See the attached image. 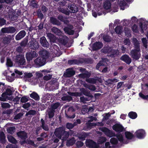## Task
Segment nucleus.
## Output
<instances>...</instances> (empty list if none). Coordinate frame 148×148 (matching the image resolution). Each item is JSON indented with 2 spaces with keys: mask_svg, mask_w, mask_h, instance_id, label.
Instances as JSON below:
<instances>
[{
  "mask_svg": "<svg viewBox=\"0 0 148 148\" xmlns=\"http://www.w3.org/2000/svg\"><path fill=\"white\" fill-rule=\"evenodd\" d=\"M40 52V56L34 61V65L36 67H40L44 65L46 63L47 59L49 57V53L47 51L43 50Z\"/></svg>",
  "mask_w": 148,
  "mask_h": 148,
  "instance_id": "f257e3e1",
  "label": "nucleus"
},
{
  "mask_svg": "<svg viewBox=\"0 0 148 148\" xmlns=\"http://www.w3.org/2000/svg\"><path fill=\"white\" fill-rule=\"evenodd\" d=\"M54 134L56 137L58 138L61 139L64 141L66 140L69 136L68 132L65 131V129L63 127H60L55 130Z\"/></svg>",
  "mask_w": 148,
  "mask_h": 148,
  "instance_id": "f03ea898",
  "label": "nucleus"
},
{
  "mask_svg": "<svg viewBox=\"0 0 148 148\" xmlns=\"http://www.w3.org/2000/svg\"><path fill=\"white\" fill-rule=\"evenodd\" d=\"M92 63V59L90 58H79V60L73 59L68 61V63L70 65L79 64H91Z\"/></svg>",
  "mask_w": 148,
  "mask_h": 148,
  "instance_id": "7ed1b4c3",
  "label": "nucleus"
},
{
  "mask_svg": "<svg viewBox=\"0 0 148 148\" xmlns=\"http://www.w3.org/2000/svg\"><path fill=\"white\" fill-rule=\"evenodd\" d=\"M99 130L103 132L106 135L110 137L115 136V134L114 133L106 127H100L99 128Z\"/></svg>",
  "mask_w": 148,
  "mask_h": 148,
  "instance_id": "20e7f679",
  "label": "nucleus"
},
{
  "mask_svg": "<svg viewBox=\"0 0 148 148\" xmlns=\"http://www.w3.org/2000/svg\"><path fill=\"white\" fill-rule=\"evenodd\" d=\"M140 51L136 50V49H132L131 50L130 55L134 60H138L140 57Z\"/></svg>",
  "mask_w": 148,
  "mask_h": 148,
  "instance_id": "39448f33",
  "label": "nucleus"
},
{
  "mask_svg": "<svg viewBox=\"0 0 148 148\" xmlns=\"http://www.w3.org/2000/svg\"><path fill=\"white\" fill-rule=\"evenodd\" d=\"M75 110L73 107H70L67 109V111H65V115L68 118L73 119L75 115L74 114Z\"/></svg>",
  "mask_w": 148,
  "mask_h": 148,
  "instance_id": "423d86ee",
  "label": "nucleus"
},
{
  "mask_svg": "<svg viewBox=\"0 0 148 148\" xmlns=\"http://www.w3.org/2000/svg\"><path fill=\"white\" fill-rule=\"evenodd\" d=\"M85 143L86 147L89 148H99V146L96 142L91 139H86Z\"/></svg>",
  "mask_w": 148,
  "mask_h": 148,
  "instance_id": "0eeeda50",
  "label": "nucleus"
},
{
  "mask_svg": "<svg viewBox=\"0 0 148 148\" xmlns=\"http://www.w3.org/2000/svg\"><path fill=\"white\" fill-rule=\"evenodd\" d=\"M16 62L19 66L25 64V60L23 56L22 55H17L16 58Z\"/></svg>",
  "mask_w": 148,
  "mask_h": 148,
  "instance_id": "6e6552de",
  "label": "nucleus"
},
{
  "mask_svg": "<svg viewBox=\"0 0 148 148\" xmlns=\"http://www.w3.org/2000/svg\"><path fill=\"white\" fill-rule=\"evenodd\" d=\"M135 134L136 137L138 138L142 139L144 138L146 136V132L145 130L141 129L136 131Z\"/></svg>",
  "mask_w": 148,
  "mask_h": 148,
  "instance_id": "1a4fd4ad",
  "label": "nucleus"
},
{
  "mask_svg": "<svg viewBox=\"0 0 148 148\" xmlns=\"http://www.w3.org/2000/svg\"><path fill=\"white\" fill-rule=\"evenodd\" d=\"M29 47L31 49H36L39 47V45L38 42L35 40L32 39L28 43Z\"/></svg>",
  "mask_w": 148,
  "mask_h": 148,
  "instance_id": "9d476101",
  "label": "nucleus"
},
{
  "mask_svg": "<svg viewBox=\"0 0 148 148\" xmlns=\"http://www.w3.org/2000/svg\"><path fill=\"white\" fill-rule=\"evenodd\" d=\"M105 52H102L103 53H110V56L111 57H114L118 55L119 51L118 50H114L109 48L108 49H106Z\"/></svg>",
  "mask_w": 148,
  "mask_h": 148,
  "instance_id": "9b49d317",
  "label": "nucleus"
},
{
  "mask_svg": "<svg viewBox=\"0 0 148 148\" xmlns=\"http://www.w3.org/2000/svg\"><path fill=\"white\" fill-rule=\"evenodd\" d=\"M74 28L73 25H69L67 27H65L64 28V30L67 34L69 35H73L74 33V31L72 29Z\"/></svg>",
  "mask_w": 148,
  "mask_h": 148,
  "instance_id": "f8f14e48",
  "label": "nucleus"
},
{
  "mask_svg": "<svg viewBox=\"0 0 148 148\" xmlns=\"http://www.w3.org/2000/svg\"><path fill=\"white\" fill-rule=\"evenodd\" d=\"M103 46L102 42L99 41L96 42L92 45V48L93 51H96L101 49Z\"/></svg>",
  "mask_w": 148,
  "mask_h": 148,
  "instance_id": "ddd939ff",
  "label": "nucleus"
},
{
  "mask_svg": "<svg viewBox=\"0 0 148 148\" xmlns=\"http://www.w3.org/2000/svg\"><path fill=\"white\" fill-rule=\"evenodd\" d=\"M37 55L38 54L35 51H33L27 53L26 55V57L27 61H30L33 58L36 57Z\"/></svg>",
  "mask_w": 148,
  "mask_h": 148,
  "instance_id": "4468645a",
  "label": "nucleus"
},
{
  "mask_svg": "<svg viewBox=\"0 0 148 148\" xmlns=\"http://www.w3.org/2000/svg\"><path fill=\"white\" fill-rule=\"evenodd\" d=\"M16 31L15 28L12 27L3 28L1 29V31L4 33H13Z\"/></svg>",
  "mask_w": 148,
  "mask_h": 148,
  "instance_id": "2eb2a0df",
  "label": "nucleus"
},
{
  "mask_svg": "<svg viewBox=\"0 0 148 148\" xmlns=\"http://www.w3.org/2000/svg\"><path fill=\"white\" fill-rule=\"evenodd\" d=\"M120 59L128 64H130L132 62L131 58L127 54L123 55L120 58Z\"/></svg>",
  "mask_w": 148,
  "mask_h": 148,
  "instance_id": "dca6fc26",
  "label": "nucleus"
},
{
  "mask_svg": "<svg viewBox=\"0 0 148 148\" xmlns=\"http://www.w3.org/2000/svg\"><path fill=\"white\" fill-rule=\"evenodd\" d=\"M113 129L116 132L120 133L124 130V127L121 125L116 124L112 127Z\"/></svg>",
  "mask_w": 148,
  "mask_h": 148,
  "instance_id": "f3484780",
  "label": "nucleus"
},
{
  "mask_svg": "<svg viewBox=\"0 0 148 148\" xmlns=\"http://www.w3.org/2000/svg\"><path fill=\"white\" fill-rule=\"evenodd\" d=\"M17 136L21 140H26L27 138V134L24 131H20L16 133Z\"/></svg>",
  "mask_w": 148,
  "mask_h": 148,
  "instance_id": "a211bd4d",
  "label": "nucleus"
},
{
  "mask_svg": "<svg viewBox=\"0 0 148 148\" xmlns=\"http://www.w3.org/2000/svg\"><path fill=\"white\" fill-rule=\"evenodd\" d=\"M75 74V71L72 68L67 69L66 72L64 74L66 77H71L74 75Z\"/></svg>",
  "mask_w": 148,
  "mask_h": 148,
  "instance_id": "6ab92c4d",
  "label": "nucleus"
},
{
  "mask_svg": "<svg viewBox=\"0 0 148 148\" xmlns=\"http://www.w3.org/2000/svg\"><path fill=\"white\" fill-rule=\"evenodd\" d=\"M26 33L24 30L20 31L16 36L15 39L16 40H19L24 38L26 35Z\"/></svg>",
  "mask_w": 148,
  "mask_h": 148,
  "instance_id": "aec40b11",
  "label": "nucleus"
},
{
  "mask_svg": "<svg viewBox=\"0 0 148 148\" xmlns=\"http://www.w3.org/2000/svg\"><path fill=\"white\" fill-rule=\"evenodd\" d=\"M40 42L41 45L44 47H49V44L44 36H42L40 38Z\"/></svg>",
  "mask_w": 148,
  "mask_h": 148,
  "instance_id": "412c9836",
  "label": "nucleus"
},
{
  "mask_svg": "<svg viewBox=\"0 0 148 148\" xmlns=\"http://www.w3.org/2000/svg\"><path fill=\"white\" fill-rule=\"evenodd\" d=\"M68 7L69 8L71 11L70 12L75 13L77 12L78 10V8L76 5L75 4H73L71 5H69Z\"/></svg>",
  "mask_w": 148,
  "mask_h": 148,
  "instance_id": "4be33fe9",
  "label": "nucleus"
},
{
  "mask_svg": "<svg viewBox=\"0 0 148 148\" xmlns=\"http://www.w3.org/2000/svg\"><path fill=\"white\" fill-rule=\"evenodd\" d=\"M40 121L41 125L40 126L41 128H42L45 131H48L49 130V126L46 124H45V122L44 119H41L40 120Z\"/></svg>",
  "mask_w": 148,
  "mask_h": 148,
  "instance_id": "5701e85b",
  "label": "nucleus"
},
{
  "mask_svg": "<svg viewBox=\"0 0 148 148\" xmlns=\"http://www.w3.org/2000/svg\"><path fill=\"white\" fill-rule=\"evenodd\" d=\"M55 112L56 111H53L48 108L47 110V112L49 119H52L54 116Z\"/></svg>",
  "mask_w": 148,
  "mask_h": 148,
  "instance_id": "b1692460",
  "label": "nucleus"
},
{
  "mask_svg": "<svg viewBox=\"0 0 148 148\" xmlns=\"http://www.w3.org/2000/svg\"><path fill=\"white\" fill-rule=\"evenodd\" d=\"M50 20V22L53 25H61L60 22L54 17H51Z\"/></svg>",
  "mask_w": 148,
  "mask_h": 148,
  "instance_id": "393cba45",
  "label": "nucleus"
},
{
  "mask_svg": "<svg viewBox=\"0 0 148 148\" xmlns=\"http://www.w3.org/2000/svg\"><path fill=\"white\" fill-rule=\"evenodd\" d=\"M60 105V103L59 102H57L53 103L50 105V107L49 108L53 111H56V110L59 107Z\"/></svg>",
  "mask_w": 148,
  "mask_h": 148,
  "instance_id": "a878e982",
  "label": "nucleus"
},
{
  "mask_svg": "<svg viewBox=\"0 0 148 148\" xmlns=\"http://www.w3.org/2000/svg\"><path fill=\"white\" fill-rule=\"evenodd\" d=\"M103 6L104 9L108 10L110 8L111 4L109 0H106L103 2Z\"/></svg>",
  "mask_w": 148,
  "mask_h": 148,
  "instance_id": "bb28decb",
  "label": "nucleus"
},
{
  "mask_svg": "<svg viewBox=\"0 0 148 148\" xmlns=\"http://www.w3.org/2000/svg\"><path fill=\"white\" fill-rule=\"evenodd\" d=\"M116 136L118 140L122 143L127 144L128 143L127 141H124L123 138V135L120 133L116 134Z\"/></svg>",
  "mask_w": 148,
  "mask_h": 148,
  "instance_id": "cd10ccee",
  "label": "nucleus"
},
{
  "mask_svg": "<svg viewBox=\"0 0 148 148\" xmlns=\"http://www.w3.org/2000/svg\"><path fill=\"white\" fill-rule=\"evenodd\" d=\"M47 37L49 38L51 42H54L56 40V38L55 36L53 34L51 33H49L47 34Z\"/></svg>",
  "mask_w": 148,
  "mask_h": 148,
  "instance_id": "c85d7f7f",
  "label": "nucleus"
},
{
  "mask_svg": "<svg viewBox=\"0 0 148 148\" xmlns=\"http://www.w3.org/2000/svg\"><path fill=\"white\" fill-rule=\"evenodd\" d=\"M125 137L128 140H131L134 138V135L133 134L128 131L125 132Z\"/></svg>",
  "mask_w": 148,
  "mask_h": 148,
  "instance_id": "c756f323",
  "label": "nucleus"
},
{
  "mask_svg": "<svg viewBox=\"0 0 148 148\" xmlns=\"http://www.w3.org/2000/svg\"><path fill=\"white\" fill-rule=\"evenodd\" d=\"M88 134L82 132L78 135V137L79 140H81L83 141L85 140Z\"/></svg>",
  "mask_w": 148,
  "mask_h": 148,
  "instance_id": "7c9ffc66",
  "label": "nucleus"
},
{
  "mask_svg": "<svg viewBox=\"0 0 148 148\" xmlns=\"http://www.w3.org/2000/svg\"><path fill=\"white\" fill-rule=\"evenodd\" d=\"M30 97L38 101L40 99V97L38 94L35 92H33L30 95Z\"/></svg>",
  "mask_w": 148,
  "mask_h": 148,
  "instance_id": "2f4dec72",
  "label": "nucleus"
},
{
  "mask_svg": "<svg viewBox=\"0 0 148 148\" xmlns=\"http://www.w3.org/2000/svg\"><path fill=\"white\" fill-rule=\"evenodd\" d=\"M52 32L58 36H60L61 34V31L58 28L53 27L51 29Z\"/></svg>",
  "mask_w": 148,
  "mask_h": 148,
  "instance_id": "473e14b6",
  "label": "nucleus"
},
{
  "mask_svg": "<svg viewBox=\"0 0 148 148\" xmlns=\"http://www.w3.org/2000/svg\"><path fill=\"white\" fill-rule=\"evenodd\" d=\"M10 88H7L5 92V93L7 95L10 96L12 95L13 92V88L11 87L10 86H9Z\"/></svg>",
  "mask_w": 148,
  "mask_h": 148,
  "instance_id": "72a5a7b5",
  "label": "nucleus"
},
{
  "mask_svg": "<svg viewBox=\"0 0 148 148\" xmlns=\"http://www.w3.org/2000/svg\"><path fill=\"white\" fill-rule=\"evenodd\" d=\"M128 116L131 119H135L137 118V115L136 112L131 111L129 113Z\"/></svg>",
  "mask_w": 148,
  "mask_h": 148,
  "instance_id": "f704fd0d",
  "label": "nucleus"
},
{
  "mask_svg": "<svg viewBox=\"0 0 148 148\" xmlns=\"http://www.w3.org/2000/svg\"><path fill=\"white\" fill-rule=\"evenodd\" d=\"M103 40L106 42H109L112 40V38L108 35H104L102 37Z\"/></svg>",
  "mask_w": 148,
  "mask_h": 148,
  "instance_id": "c9c22d12",
  "label": "nucleus"
},
{
  "mask_svg": "<svg viewBox=\"0 0 148 148\" xmlns=\"http://www.w3.org/2000/svg\"><path fill=\"white\" fill-rule=\"evenodd\" d=\"M58 10L60 12L64 13L67 15H69L70 14V11L66 10L63 8H59Z\"/></svg>",
  "mask_w": 148,
  "mask_h": 148,
  "instance_id": "e433bc0d",
  "label": "nucleus"
},
{
  "mask_svg": "<svg viewBox=\"0 0 148 148\" xmlns=\"http://www.w3.org/2000/svg\"><path fill=\"white\" fill-rule=\"evenodd\" d=\"M8 141L13 144H16L18 143L15 138L11 136L8 137Z\"/></svg>",
  "mask_w": 148,
  "mask_h": 148,
  "instance_id": "4c0bfd02",
  "label": "nucleus"
},
{
  "mask_svg": "<svg viewBox=\"0 0 148 148\" xmlns=\"http://www.w3.org/2000/svg\"><path fill=\"white\" fill-rule=\"evenodd\" d=\"M122 29L121 27L120 26H117L116 27L114 31L116 34H121L123 32Z\"/></svg>",
  "mask_w": 148,
  "mask_h": 148,
  "instance_id": "58836bf2",
  "label": "nucleus"
},
{
  "mask_svg": "<svg viewBox=\"0 0 148 148\" xmlns=\"http://www.w3.org/2000/svg\"><path fill=\"white\" fill-rule=\"evenodd\" d=\"M83 93L84 95L88 97L89 98V99H88L89 101L91 100L93 97V96L91 94L90 91L85 90L83 92Z\"/></svg>",
  "mask_w": 148,
  "mask_h": 148,
  "instance_id": "ea45409f",
  "label": "nucleus"
},
{
  "mask_svg": "<svg viewBox=\"0 0 148 148\" xmlns=\"http://www.w3.org/2000/svg\"><path fill=\"white\" fill-rule=\"evenodd\" d=\"M28 37H26L20 43V45L21 47H25L28 42Z\"/></svg>",
  "mask_w": 148,
  "mask_h": 148,
  "instance_id": "a19ab883",
  "label": "nucleus"
},
{
  "mask_svg": "<svg viewBox=\"0 0 148 148\" xmlns=\"http://www.w3.org/2000/svg\"><path fill=\"white\" fill-rule=\"evenodd\" d=\"M0 141L1 143H4L5 142V136L3 132H0Z\"/></svg>",
  "mask_w": 148,
  "mask_h": 148,
  "instance_id": "79ce46f5",
  "label": "nucleus"
},
{
  "mask_svg": "<svg viewBox=\"0 0 148 148\" xmlns=\"http://www.w3.org/2000/svg\"><path fill=\"white\" fill-rule=\"evenodd\" d=\"M134 49H136V50L140 51V43L137 40L136 42H134Z\"/></svg>",
  "mask_w": 148,
  "mask_h": 148,
  "instance_id": "37998d69",
  "label": "nucleus"
},
{
  "mask_svg": "<svg viewBox=\"0 0 148 148\" xmlns=\"http://www.w3.org/2000/svg\"><path fill=\"white\" fill-rule=\"evenodd\" d=\"M75 143V140H74V138H73L67 141L66 145H67L72 146Z\"/></svg>",
  "mask_w": 148,
  "mask_h": 148,
  "instance_id": "c03bdc74",
  "label": "nucleus"
},
{
  "mask_svg": "<svg viewBox=\"0 0 148 148\" xmlns=\"http://www.w3.org/2000/svg\"><path fill=\"white\" fill-rule=\"evenodd\" d=\"M15 130V128L14 127H10L7 129V132L9 134H13Z\"/></svg>",
  "mask_w": 148,
  "mask_h": 148,
  "instance_id": "a18cd8bd",
  "label": "nucleus"
},
{
  "mask_svg": "<svg viewBox=\"0 0 148 148\" xmlns=\"http://www.w3.org/2000/svg\"><path fill=\"white\" fill-rule=\"evenodd\" d=\"M59 41L62 45H65L67 44L68 40L66 38H62L59 39Z\"/></svg>",
  "mask_w": 148,
  "mask_h": 148,
  "instance_id": "49530a36",
  "label": "nucleus"
},
{
  "mask_svg": "<svg viewBox=\"0 0 148 148\" xmlns=\"http://www.w3.org/2000/svg\"><path fill=\"white\" fill-rule=\"evenodd\" d=\"M6 65L8 67H12L13 66V64L10 58H7Z\"/></svg>",
  "mask_w": 148,
  "mask_h": 148,
  "instance_id": "de8ad7c7",
  "label": "nucleus"
},
{
  "mask_svg": "<svg viewBox=\"0 0 148 148\" xmlns=\"http://www.w3.org/2000/svg\"><path fill=\"white\" fill-rule=\"evenodd\" d=\"M142 42L143 43L144 47L146 49L147 48L148 41L146 38H142Z\"/></svg>",
  "mask_w": 148,
  "mask_h": 148,
  "instance_id": "09e8293b",
  "label": "nucleus"
},
{
  "mask_svg": "<svg viewBox=\"0 0 148 148\" xmlns=\"http://www.w3.org/2000/svg\"><path fill=\"white\" fill-rule=\"evenodd\" d=\"M87 88L92 91H94L96 90V87L95 86L91 84L87 85L86 86Z\"/></svg>",
  "mask_w": 148,
  "mask_h": 148,
  "instance_id": "8fccbe9b",
  "label": "nucleus"
},
{
  "mask_svg": "<svg viewBox=\"0 0 148 148\" xmlns=\"http://www.w3.org/2000/svg\"><path fill=\"white\" fill-rule=\"evenodd\" d=\"M88 82L93 84H95L96 83L97 80L94 78H90L86 80Z\"/></svg>",
  "mask_w": 148,
  "mask_h": 148,
  "instance_id": "3c124183",
  "label": "nucleus"
},
{
  "mask_svg": "<svg viewBox=\"0 0 148 148\" xmlns=\"http://www.w3.org/2000/svg\"><path fill=\"white\" fill-rule=\"evenodd\" d=\"M1 107L3 108H10V104L7 103H1Z\"/></svg>",
  "mask_w": 148,
  "mask_h": 148,
  "instance_id": "603ef678",
  "label": "nucleus"
},
{
  "mask_svg": "<svg viewBox=\"0 0 148 148\" xmlns=\"http://www.w3.org/2000/svg\"><path fill=\"white\" fill-rule=\"evenodd\" d=\"M37 14L38 18L41 19H42L44 18L43 14L41 13L40 10H38Z\"/></svg>",
  "mask_w": 148,
  "mask_h": 148,
  "instance_id": "864d4df0",
  "label": "nucleus"
},
{
  "mask_svg": "<svg viewBox=\"0 0 148 148\" xmlns=\"http://www.w3.org/2000/svg\"><path fill=\"white\" fill-rule=\"evenodd\" d=\"M28 98L29 97H27L26 96H23L21 98V102L23 103H26L28 101Z\"/></svg>",
  "mask_w": 148,
  "mask_h": 148,
  "instance_id": "5fc2aeb1",
  "label": "nucleus"
},
{
  "mask_svg": "<svg viewBox=\"0 0 148 148\" xmlns=\"http://www.w3.org/2000/svg\"><path fill=\"white\" fill-rule=\"evenodd\" d=\"M62 99L64 101H70L72 99V98L70 96L67 95L63 97L62 98Z\"/></svg>",
  "mask_w": 148,
  "mask_h": 148,
  "instance_id": "6e6d98bb",
  "label": "nucleus"
},
{
  "mask_svg": "<svg viewBox=\"0 0 148 148\" xmlns=\"http://www.w3.org/2000/svg\"><path fill=\"white\" fill-rule=\"evenodd\" d=\"M110 142L112 144L116 145L118 143V141L116 138H111Z\"/></svg>",
  "mask_w": 148,
  "mask_h": 148,
  "instance_id": "4d7b16f0",
  "label": "nucleus"
},
{
  "mask_svg": "<svg viewBox=\"0 0 148 148\" xmlns=\"http://www.w3.org/2000/svg\"><path fill=\"white\" fill-rule=\"evenodd\" d=\"M7 95L5 93V92L3 93L1 95L2 97H0V100L2 101H5L6 100V98L5 97L6 95Z\"/></svg>",
  "mask_w": 148,
  "mask_h": 148,
  "instance_id": "13d9d810",
  "label": "nucleus"
},
{
  "mask_svg": "<svg viewBox=\"0 0 148 148\" xmlns=\"http://www.w3.org/2000/svg\"><path fill=\"white\" fill-rule=\"evenodd\" d=\"M23 115V114L21 112H20L15 116L14 119L15 120H17L20 119Z\"/></svg>",
  "mask_w": 148,
  "mask_h": 148,
  "instance_id": "bf43d9fd",
  "label": "nucleus"
},
{
  "mask_svg": "<svg viewBox=\"0 0 148 148\" xmlns=\"http://www.w3.org/2000/svg\"><path fill=\"white\" fill-rule=\"evenodd\" d=\"M139 96L144 99H148V94L145 95L141 92H140L139 94Z\"/></svg>",
  "mask_w": 148,
  "mask_h": 148,
  "instance_id": "052dcab7",
  "label": "nucleus"
},
{
  "mask_svg": "<svg viewBox=\"0 0 148 148\" xmlns=\"http://www.w3.org/2000/svg\"><path fill=\"white\" fill-rule=\"evenodd\" d=\"M44 23L43 22H41L39 25L37 26L36 27H38V30H41L44 28Z\"/></svg>",
  "mask_w": 148,
  "mask_h": 148,
  "instance_id": "680f3d73",
  "label": "nucleus"
},
{
  "mask_svg": "<svg viewBox=\"0 0 148 148\" xmlns=\"http://www.w3.org/2000/svg\"><path fill=\"white\" fill-rule=\"evenodd\" d=\"M74 127V125L72 123H68L66 125V128L69 129H71L73 128Z\"/></svg>",
  "mask_w": 148,
  "mask_h": 148,
  "instance_id": "e2e57ef3",
  "label": "nucleus"
},
{
  "mask_svg": "<svg viewBox=\"0 0 148 148\" xmlns=\"http://www.w3.org/2000/svg\"><path fill=\"white\" fill-rule=\"evenodd\" d=\"M76 145L77 147L80 148L83 146L84 144L81 141H77L76 142Z\"/></svg>",
  "mask_w": 148,
  "mask_h": 148,
  "instance_id": "0e129e2a",
  "label": "nucleus"
},
{
  "mask_svg": "<svg viewBox=\"0 0 148 148\" xmlns=\"http://www.w3.org/2000/svg\"><path fill=\"white\" fill-rule=\"evenodd\" d=\"M10 39L8 37H5L3 40V43L5 44H8L10 42Z\"/></svg>",
  "mask_w": 148,
  "mask_h": 148,
  "instance_id": "69168bd1",
  "label": "nucleus"
},
{
  "mask_svg": "<svg viewBox=\"0 0 148 148\" xmlns=\"http://www.w3.org/2000/svg\"><path fill=\"white\" fill-rule=\"evenodd\" d=\"M6 23V20L2 18H0V25L2 26Z\"/></svg>",
  "mask_w": 148,
  "mask_h": 148,
  "instance_id": "338daca9",
  "label": "nucleus"
},
{
  "mask_svg": "<svg viewBox=\"0 0 148 148\" xmlns=\"http://www.w3.org/2000/svg\"><path fill=\"white\" fill-rule=\"evenodd\" d=\"M36 112L35 110H30L28 112L26 113V115L27 114H29L30 115H34L36 114Z\"/></svg>",
  "mask_w": 148,
  "mask_h": 148,
  "instance_id": "774afa93",
  "label": "nucleus"
}]
</instances>
